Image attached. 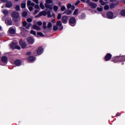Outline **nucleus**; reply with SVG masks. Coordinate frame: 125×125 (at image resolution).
<instances>
[{
    "instance_id": "50",
    "label": "nucleus",
    "mask_w": 125,
    "mask_h": 125,
    "mask_svg": "<svg viewBox=\"0 0 125 125\" xmlns=\"http://www.w3.org/2000/svg\"><path fill=\"white\" fill-rule=\"evenodd\" d=\"M35 9H40V6L39 5H36L35 6Z\"/></svg>"
},
{
    "instance_id": "3",
    "label": "nucleus",
    "mask_w": 125,
    "mask_h": 125,
    "mask_svg": "<svg viewBox=\"0 0 125 125\" xmlns=\"http://www.w3.org/2000/svg\"><path fill=\"white\" fill-rule=\"evenodd\" d=\"M27 42L28 43L33 44L35 42V39L32 37H29L27 39Z\"/></svg>"
},
{
    "instance_id": "20",
    "label": "nucleus",
    "mask_w": 125,
    "mask_h": 125,
    "mask_svg": "<svg viewBox=\"0 0 125 125\" xmlns=\"http://www.w3.org/2000/svg\"><path fill=\"white\" fill-rule=\"evenodd\" d=\"M29 62H33L35 61V58L33 56H29L28 58Z\"/></svg>"
},
{
    "instance_id": "8",
    "label": "nucleus",
    "mask_w": 125,
    "mask_h": 125,
    "mask_svg": "<svg viewBox=\"0 0 125 125\" xmlns=\"http://www.w3.org/2000/svg\"><path fill=\"white\" fill-rule=\"evenodd\" d=\"M111 57H112V55L111 54L108 53L105 56L104 60H105V61H109V60L111 59Z\"/></svg>"
},
{
    "instance_id": "40",
    "label": "nucleus",
    "mask_w": 125,
    "mask_h": 125,
    "mask_svg": "<svg viewBox=\"0 0 125 125\" xmlns=\"http://www.w3.org/2000/svg\"><path fill=\"white\" fill-rule=\"evenodd\" d=\"M32 4V1L30 0L27 1V6H31V5Z\"/></svg>"
},
{
    "instance_id": "23",
    "label": "nucleus",
    "mask_w": 125,
    "mask_h": 125,
    "mask_svg": "<svg viewBox=\"0 0 125 125\" xmlns=\"http://www.w3.org/2000/svg\"><path fill=\"white\" fill-rule=\"evenodd\" d=\"M44 13V12H41L38 15L36 16V18H38V17H41V16H42V15H43V14Z\"/></svg>"
},
{
    "instance_id": "48",
    "label": "nucleus",
    "mask_w": 125,
    "mask_h": 125,
    "mask_svg": "<svg viewBox=\"0 0 125 125\" xmlns=\"http://www.w3.org/2000/svg\"><path fill=\"white\" fill-rule=\"evenodd\" d=\"M81 3V1L80 0H78L76 1V2L75 3V5H78V4H79V3Z\"/></svg>"
},
{
    "instance_id": "14",
    "label": "nucleus",
    "mask_w": 125,
    "mask_h": 125,
    "mask_svg": "<svg viewBox=\"0 0 125 125\" xmlns=\"http://www.w3.org/2000/svg\"><path fill=\"white\" fill-rule=\"evenodd\" d=\"M89 6L93 9L96 8L97 7V4L91 2Z\"/></svg>"
},
{
    "instance_id": "12",
    "label": "nucleus",
    "mask_w": 125,
    "mask_h": 125,
    "mask_svg": "<svg viewBox=\"0 0 125 125\" xmlns=\"http://www.w3.org/2000/svg\"><path fill=\"white\" fill-rule=\"evenodd\" d=\"M20 44L22 48H25L27 46V44H26V42L21 41L20 42Z\"/></svg>"
},
{
    "instance_id": "43",
    "label": "nucleus",
    "mask_w": 125,
    "mask_h": 125,
    "mask_svg": "<svg viewBox=\"0 0 125 125\" xmlns=\"http://www.w3.org/2000/svg\"><path fill=\"white\" fill-rule=\"evenodd\" d=\"M62 16V15L61 14L59 13L57 17V19L60 20L61 19V17Z\"/></svg>"
},
{
    "instance_id": "36",
    "label": "nucleus",
    "mask_w": 125,
    "mask_h": 125,
    "mask_svg": "<svg viewBox=\"0 0 125 125\" xmlns=\"http://www.w3.org/2000/svg\"><path fill=\"white\" fill-rule=\"evenodd\" d=\"M100 2L102 4V5H105V4H106V2L103 1V0L100 1Z\"/></svg>"
},
{
    "instance_id": "26",
    "label": "nucleus",
    "mask_w": 125,
    "mask_h": 125,
    "mask_svg": "<svg viewBox=\"0 0 125 125\" xmlns=\"http://www.w3.org/2000/svg\"><path fill=\"white\" fill-rule=\"evenodd\" d=\"M78 12H79V10L78 9H75L73 12V15H78Z\"/></svg>"
},
{
    "instance_id": "41",
    "label": "nucleus",
    "mask_w": 125,
    "mask_h": 125,
    "mask_svg": "<svg viewBox=\"0 0 125 125\" xmlns=\"http://www.w3.org/2000/svg\"><path fill=\"white\" fill-rule=\"evenodd\" d=\"M51 27H52V24L51 23V22H49L47 25V27L49 28H51Z\"/></svg>"
},
{
    "instance_id": "7",
    "label": "nucleus",
    "mask_w": 125,
    "mask_h": 125,
    "mask_svg": "<svg viewBox=\"0 0 125 125\" xmlns=\"http://www.w3.org/2000/svg\"><path fill=\"white\" fill-rule=\"evenodd\" d=\"M21 31V35L23 36V37H25L26 36V32H27V30L23 27H20Z\"/></svg>"
},
{
    "instance_id": "6",
    "label": "nucleus",
    "mask_w": 125,
    "mask_h": 125,
    "mask_svg": "<svg viewBox=\"0 0 125 125\" xmlns=\"http://www.w3.org/2000/svg\"><path fill=\"white\" fill-rule=\"evenodd\" d=\"M62 21L64 24H67L68 21V17L67 16H64L62 18Z\"/></svg>"
},
{
    "instance_id": "28",
    "label": "nucleus",
    "mask_w": 125,
    "mask_h": 125,
    "mask_svg": "<svg viewBox=\"0 0 125 125\" xmlns=\"http://www.w3.org/2000/svg\"><path fill=\"white\" fill-rule=\"evenodd\" d=\"M50 13H50V11H47L46 13V14H47L48 17H49V18L52 17V16H51V14H50Z\"/></svg>"
},
{
    "instance_id": "31",
    "label": "nucleus",
    "mask_w": 125,
    "mask_h": 125,
    "mask_svg": "<svg viewBox=\"0 0 125 125\" xmlns=\"http://www.w3.org/2000/svg\"><path fill=\"white\" fill-rule=\"evenodd\" d=\"M15 9L18 11L20 10V5H17L15 7Z\"/></svg>"
},
{
    "instance_id": "64",
    "label": "nucleus",
    "mask_w": 125,
    "mask_h": 125,
    "mask_svg": "<svg viewBox=\"0 0 125 125\" xmlns=\"http://www.w3.org/2000/svg\"><path fill=\"white\" fill-rule=\"evenodd\" d=\"M30 54H31V52L27 53V55H30Z\"/></svg>"
},
{
    "instance_id": "17",
    "label": "nucleus",
    "mask_w": 125,
    "mask_h": 125,
    "mask_svg": "<svg viewBox=\"0 0 125 125\" xmlns=\"http://www.w3.org/2000/svg\"><path fill=\"white\" fill-rule=\"evenodd\" d=\"M15 64L16 66H20L21 65V61H20V60H16Z\"/></svg>"
},
{
    "instance_id": "35",
    "label": "nucleus",
    "mask_w": 125,
    "mask_h": 125,
    "mask_svg": "<svg viewBox=\"0 0 125 125\" xmlns=\"http://www.w3.org/2000/svg\"><path fill=\"white\" fill-rule=\"evenodd\" d=\"M21 8H25L26 7V3H22L21 5Z\"/></svg>"
},
{
    "instance_id": "32",
    "label": "nucleus",
    "mask_w": 125,
    "mask_h": 125,
    "mask_svg": "<svg viewBox=\"0 0 125 125\" xmlns=\"http://www.w3.org/2000/svg\"><path fill=\"white\" fill-rule=\"evenodd\" d=\"M37 35L38 36H40V37H44V35H43V34H42V33H41V32H38Z\"/></svg>"
},
{
    "instance_id": "53",
    "label": "nucleus",
    "mask_w": 125,
    "mask_h": 125,
    "mask_svg": "<svg viewBox=\"0 0 125 125\" xmlns=\"http://www.w3.org/2000/svg\"><path fill=\"white\" fill-rule=\"evenodd\" d=\"M27 22H32V21H33V20L31 18H28L27 19Z\"/></svg>"
},
{
    "instance_id": "19",
    "label": "nucleus",
    "mask_w": 125,
    "mask_h": 125,
    "mask_svg": "<svg viewBox=\"0 0 125 125\" xmlns=\"http://www.w3.org/2000/svg\"><path fill=\"white\" fill-rule=\"evenodd\" d=\"M57 25L59 27H61V28H59V30H62L63 29V26H62V23L61 21H59L57 22Z\"/></svg>"
},
{
    "instance_id": "45",
    "label": "nucleus",
    "mask_w": 125,
    "mask_h": 125,
    "mask_svg": "<svg viewBox=\"0 0 125 125\" xmlns=\"http://www.w3.org/2000/svg\"><path fill=\"white\" fill-rule=\"evenodd\" d=\"M40 9H36L34 11V14H37V13H38V12H40Z\"/></svg>"
},
{
    "instance_id": "51",
    "label": "nucleus",
    "mask_w": 125,
    "mask_h": 125,
    "mask_svg": "<svg viewBox=\"0 0 125 125\" xmlns=\"http://www.w3.org/2000/svg\"><path fill=\"white\" fill-rule=\"evenodd\" d=\"M37 24L39 26H42V21H38Z\"/></svg>"
},
{
    "instance_id": "29",
    "label": "nucleus",
    "mask_w": 125,
    "mask_h": 125,
    "mask_svg": "<svg viewBox=\"0 0 125 125\" xmlns=\"http://www.w3.org/2000/svg\"><path fill=\"white\" fill-rule=\"evenodd\" d=\"M110 8V7L108 5H105L104 7V10H108Z\"/></svg>"
},
{
    "instance_id": "49",
    "label": "nucleus",
    "mask_w": 125,
    "mask_h": 125,
    "mask_svg": "<svg viewBox=\"0 0 125 125\" xmlns=\"http://www.w3.org/2000/svg\"><path fill=\"white\" fill-rule=\"evenodd\" d=\"M91 2H92L90 1V0H87L86 1V3H88V4H89V5H90V4H91Z\"/></svg>"
},
{
    "instance_id": "60",
    "label": "nucleus",
    "mask_w": 125,
    "mask_h": 125,
    "mask_svg": "<svg viewBox=\"0 0 125 125\" xmlns=\"http://www.w3.org/2000/svg\"><path fill=\"white\" fill-rule=\"evenodd\" d=\"M35 3L32 2L31 6H35Z\"/></svg>"
},
{
    "instance_id": "1",
    "label": "nucleus",
    "mask_w": 125,
    "mask_h": 125,
    "mask_svg": "<svg viewBox=\"0 0 125 125\" xmlns=\"http://www.w3.org/2000/svg\"><path fill=\"white\" fill-rule=\"evenodd\" d=\"M10 48H12V49H19L20 50V46H18L17 45V43H11L10 44Z\"/></svg>"
},
{
    "instance_id": "16",
    "label": "nucleus",
    "mask_w": 125,
    "mask_h": 125,
    "mask_svg": "<svg viewBox=\"0 0 125 125\" xmlns=\"http://www.w3.org/2000/svg\"><path fill=\"white\" fill-rule=\"evenodd\" d=\"M5 23H6V25H7L8 26H10V25H12V21L11 20V19L7 20L5 21Z\"/></svg>"
},
{
    "instance_id": "34",
    "label": "nucleus",
    "mask_w": 125,
    "mask_h": 125,
    "mask_svg": "<svg viewBox=\"0 0 125 125\" xmlns=\"http://www.w3.org/2000/svg\"><path fill=\"white\" fill-rule=\"evenodd\" d=\"M121 14L122 16H125V10H123L121 11Z\"/></svg>"
},
{
    "instance_id": "11",
    "label": "nucleus",
    "mask_w": 125,
    "mask_h": 125,
    "mask_svg": "<svg viewBox=\"0 0 125 125\" xmlns=\"http://www.w3.org/2000/svg\"><path fill=\"white\" fill-rule=\"evenodd\" d=\"M107 16L108 18H109V19H112V18L114 16V14H113V13L112 12H108L107 13Z\"/></svg>"
},
{
    "instance_id": "13",
    "label": "nucleus",
    "mask_w": 125,
    "mask_h": 125,
    "mask_svg": "<svg viewBox=\"0 0 125 125\" xmlns=\"http://www.w3.org/2000/svg\"><path fill=\"white\" fill-rule=\"evenodd\" d=\"M42 52H43V50L42 49V48L39 47L37 50V54H38V55H41V54H42Z\"/></svg>"
},
{
    "instance_id": "22",
    "label": "nucleus",
    "mask_w": 125,
    "mask_h": 125,
    "mask_svg": "<svg viewBox=\"0 0 125 125\" xmlns=\"http://www.w3.org/2000/svg\"><path fill=\"white\" fill-rule=\"evenodd\" d=\"M33 28L34 30H37V31H39V30H41V27H40L39 26H38V25H37L36 24H34L33 26Z\"/></svg>"
},
{
    "instance_id": "4",
    "label": "nucleus",
    "mask_w": 125,
    "mask_h": 125,
    "mask_svg": "<svg viewBox=\"0 0 125 125\" xmlns=\"http://www.w3.org/2000/svg\"><path fill=\"white\" fill-rule=\"evenodd\" d=\"M70 24L71 26H75V23H76V19L74 17L71 18L69 19Z\"/></svg>"
},
{
    "instance_id": "27",
    "label": "nucleus",
    "mask_w": 125,
    "mask_h": 125,
    "mask_svg": "<svg viewBox=\"0 0 125 125\" xmlns=\"http://www.w3.org/2000/svg\"><path fill=\"white\" fill-rule=\"evenodd\" d=\"M53 9L54 10V11H57V10H58V6L54 5L53 7Z\"/></svg>"
},
{
    "instance_id": "39",
    "label": "nucleus",
    "mask_w": 125,
    "mask_h": 125,
    "mask_svg": "<svg viewBox=\"0 0 125 125\" xmlns=\"http://www.w3.org/2000/svg\"><path fill=\"white\" fill-rule=\"evenodd\" d=\"M27 12H23L22 13V17H26V16H27Z\"/></svg>"
},
{
    "instance_id": "61",
    "label": "nucleus",
    "mask_w": 125,
    "mask_h": 125,
    "mask_svg": "<svg viewBox=\"0 0 125 125\" xmlns=\"http://www.w3.org/2000/svg\"><path fill=\"white\" fill-rule=\"evenodd\" d=\"M51 22H52V23H55V20H52Z\"/></svg>"
},
{
    "instance_id": "10",
    "label": "nucleus",
    "mask_w": 125,
    "mask_h": 125,
    "mask_svg": "<svg viewBox=\"0 0 125 125\" xmlns=\"http://www.w3.org/2000/svg\"><path fill=\"white\" fill-rule=\"evenodd\" d=\"M5 7H7V8H10V7H12V2L11 1H7L6 3Z\"/></svg>"
},
{
    "instance_id": "37",
    "label": "nucleus",
    "mask_w": 125,
    "mask_h": 125,
    "mask_svg": "<svg viewBox=\"0 0 125 125\" xmlns=\"http://www.w3.org/2000/svg\"><path fill=\"white\" fill-rule=\"evenodd\" d=\"M43 27L44 29H46L47 27H46V22H45V21H44L43 22Z\"/></svg>"
},
{
    "instance_id": "25",
    "label": "nucleus",
    "mask_w": 125,
    "mask_h": 125,
    "mask_svg": "<svg viewBox=\"0 0 125 125\" xmlns=\"http://www.w3.org/2000/svg\"><path fill=\"white\" fill-rule=\"evenodd\" d=\"M2 13L3 14H4V15H8V11L7 10H4Z\"/></svg>"
},
{
    "instance_id": "55",
    "label": "nucleus",
    "mask_w": 125,
    "mask_h": 125,
    "mask_svg": "<svg viewBox=\"0 0 125 125\" xmlns=\"http://www.w3.org/2000/svg\"><path fill=\"white\" fill-rule=\"evenodd\" d=\"M70 8L72 9V10H75V5H72V6H71V8Z\"/></svg>"
},
{
    "instance_id": "2",
    "label": "nucleus",
    "mask_w": 125,
    "mask_h": 125,
    "mask_svg": "<svg viewBox=\"0 0 125 125\" xmlns=\"http://www.w3.org/2000/svg\"><path fill=\"white\" fill-rule=\"evenodd\" d=\"M12 17L14 18L13 20L15 22H16L17 20H15V19H17V18H19V13L18 12H13L12 14Z\"/></svg>"
},
{
    "instance_id": "18",
    "label": "nucleus",
    "mask_w": 125,
    "mask_h": 125,
    "mask_svg": "<svg viewBox=\"0 0 125 125\" xmlns=\"http://www.w3.org/2000/svg\"><path fill=\"white\" fill-rule=\"evenodd\" d=\"M72 13V11L70 10H66L63 13V14H66L67 15H70Z\"/></svg>"
},
{
    "instance_id": "30",
    "label": "nucleus",
    "mask_w": 125,
    "mask_h": 125,
    "mask_svg": "<svg viewBox=\"0 0 125 125\" xmlns=\"http://www.w3.org/2000/svg\"><path fill=\"white\" fill-rule=\"evenodd\" d=\"M52 0H46V3L49 4V3H52Z\"/></svg>"
},
{
    "instance_id": "54",
    "label": "nucleus",
    "mask_w": 125,
    "mask_h": 125,
    "mask_svg": "<svg viewBox=\"0 0 125 125\" xmlns=\"http://www.w3.org/2000/svg\"><path fill=\"white\" fill-rule=\"evenodd\" d=\"M28 8H29V10H30V11H32V10H33V9H34L33 7L30 6L28 7Z\"/></svg>"
},
{
    "instance_id": "47",
    "label": "nucleus",
    "mask_w": 125,
    "mask_h": 125,
    "mask_svg": "<svg viewBox=\"0 0 125 125\" xmlns=\"http://www.w3.org/2000/svg\"><path fill=\"white\" fill-rule=\"evenodd\" d=\"M97 10H98V11L101 12V11H102V10H103V8H100V7H98Z\"/></svg>"
},
{
    "instance_id": "59",
    "label": "nucleus",
    "mask_w": 125,
    "mask_h": 125,
    "mask_svg": "<svg viewBox=\"0 0 125 125\" xmlns=\"http://www.w3.org/2000/svg\"><path fill=\"white\" fill-rule=\"evenodd\" d=\"M2 2H6L7 1V0H0Z\"/></svg>"
},
{
    "instance_id": "63",
    "label": "nucleus",
    "mask_w": 125,
    "mask_h": 125,
    "mask_svg": "<svg viewBox=\"0 0 125 125\" xmlns=\"http://www.w3.org/2000/svg\"><path fill=\"white\" fill-rule=\"evenodd\" d=\"M116 0H110V1H111L112 2H114L116 1Z\"/></svg>"
},
{
    "instance_id": "62",
    "label": "nucleus",
    "mask_w": 125,
    "mask_h": 125,
    "mask_svg": "<svg viewBox=\"0 0 125 125\" xmlns=\"http://www.w3.org/2000/svg\"><path fill=\"white\" fill-rule=\"evenodd\" d=\"M81 1H82L83 2H85V1H86V0H81Z\"/></svg>"
},
{
    "instance_id": "52",
    "label": "nucleus",
    "mask_w": 125,
    "mask_h": 125,
    "mask_svg": "<svg viewBox=\"0 0 125 125\" xmlns=\"http://www.w3.org/2000/svg\"><path fill=\"white\" fill-rule=\"evenodd\" d=\"M114 7H115V4H110V8L111 9L114 8Z\"/></svg>"
},
{
    "instance_id": "24",
    "label": "nucleus",
    "mask_w": 125,
    "mask_h": 125,
    "mask_svg": "<svg viewBox=\"0 0 125 125\" xmlns=\"http://www.w3.org/2000/svg\"><path fill=\"white\" fill-rule=\"evenodd\" d=\"M40 8L42 9H44V5H43V2H41L40 4Z\"/></svg>"
},
{
    "instance_id": "42",
    "label": "nucleus",
    "mask_w": 125,
    "mask_h": 125,
    "mask_svg": "<svg viewBox=\"0 0 125 125\" xmlns=\"http://www.w3.org/2000/svg\"><path fill=\"white\" fill-rule=\"evenodd\" d=\"M73 5L71 4H68L67 7V9H70V8H71L72 7V6Z\"/></svg>"
},
{
    "instance_id": "33",
    "label": "nucleus",
    "mask_w": 125,
    "mask_h": 125,
    "mask_svg": "<svg viewBox=\"0 0 125 125\" xmlns=\"http://www.w3.org/2000/svg\"><path fill=\"white\" fill-rule=\"evenodd\" d=\"M66 9V7L65 6H62L61 8V10L62 11H64V10H65Z\"/></svg>"
},
{
    "instance_id": "57",
    "label": "nucleus",
    "mask_w": 125,
    "mask_h": 125,
    "mask_svg": "<svg viewBox=\"0 0 125 125\" xmlns=\"http://www.w3.org/2000/svg\"><path fill=\"white\" fill-rule=\"evenodd\" d=\"M33 1H34V2H36V3H37V4H39V0H33Z\"/></svg>"
},
{
    "instance_id": "21",
    "label": "nucleus",
    "mask_w": 125,
    "mask_h": 125,
    "mask_svg": "<svg viewBox=\"0 0 125 125\" xmlns=\"http://www.w3.org/2000/svg\"><path fill=\"white\" fill-rule=\"evenodd\" d=\"M1 61L4 63H6V62H7V57L5 56H3L1 58Z\"/></svg>"
},
{
    "instance_id": "56",
    "label": "nucleus",
    "mask_w": 125,
    "mask_h": 125,
    "mask_svg": "<svg viewBox=\"0 0 125 125\" xmlns=\"http://www.w3.org/2000/svg\"><path fill=\"white\" fill-rule=\"evenodd\" d=\"M5 19H6V16H3V17L2 18V21H5Z\"/></svg>"
},
{
    "instance_id": "38",
    "label": "nucleus",
    "mask_w": 125,
    "mask_h": 125,
    "mask_svg": "<svg viewBox=\"0 0 125 125\" xmlns=\"http://www.w3.org/2000/svg\"><path fill=\"white\" fill-rule=\"evenodd\" d=\"M30 34H31L32 35H34V36H36V31H34V30H31L30 31Z\"/></svg>"
},
{
    "instance_id": "46",
    "label": "nucleus",
    "mask_w": 125,
    "mask_h": 125,
    "mask_svg": "<svg viewBox=\"0 0 125 125\" xmlns=\"http://www.w3.org/2000/svg\"><path fill=\"white\" fill-rule=\"evenodd\" d=\"M123 58H124L123 57H120L118 58V59H119V61H124V60H123Z\"/></svg>"
},
{
    "instance_id": "9",
    "label": "nucleus",
    "mask_w": 125,
    "mask_h": 125,
    "mask_svg": "<svg viewBox=\"0 0 125 125\" xmlns=\"http://www.w3.org/2000/svg\"><path fill=\"white\" fill-rule=\"evenodd\" d=\"M16 31L15 30V29L12 28V27H10L9 28V33L11 34V35H14L15 34V32Z\"/></svg>"
},
{
    "instance_id": "58",
    "label": "nucleus",
    "mask_w": 125,
    "mask_h": 125,
    "mask_svg": "<svg viewBox=\"0 0 125 125\" xmlns=\"http://www.w3.org/2000/svg\"><path fill=\"white\" fill-rule=\"evenodd\" d=\"M83 17H84V14H82L81 17V19H83Z\"/></svg>"
},
{
    "instance_id": "15",
    "label": "nucleus",
    "mask_w": 125,
    "mask_h": 125,
    "mask_svg": "<svg viewBox=\"0 0 125 125\" xmlns=\"http://www.w3.org/2000/svg\"><path fill=\"white\" fill-rule=\"evenodd\" d=\"M45 7H46V8H48L49 9H50V10H52L53 9L52 5H51L50 4L45 3Z\"/></svg>"
},
{
    "instance_id": "5",
    "label": "nucleus",
    "mask_w": 125,
    "mask_h": 125,
    "mask_svg": "<svg viewBox=\"0 0 125 125\" xmlns=\"http://www.w3.org/2000/svg\"><path fill=\"white\" fill-rule=\"evenodd\" d=\"M23 25L24 27H25L26 29H30V27L32 26V24L31 23H27L26 21L23 22Z\"/></svg>"
},
{
    "instance_id": "44",
    "label": "nucleus",
    "mask_w": 125,
    "mask_h": 125,
    "mask_svg": "<svg viewBox=\"0 0 125 125\" xmlns=\"http://www.w3.org/2000/svg\"><path fill=\"white\" fill-rule=\"evenodd\" d=\"M57 30H58V27H57V26H54L53 30L54 31H57Z\"/></svg>"
}]
</instances>
